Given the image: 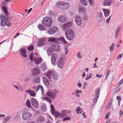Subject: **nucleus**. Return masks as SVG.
I'll return each mask as SVG.
<instances>
[{
  "label": "nucleus",
  "instance_id": "f257e3e1",
  "mask_svg": "<svg viewBox=\"0 0 123 123\" xmlns=\"http://www.w3.org/2000/svg\"><path fill=\"white\" fill-rule=\"evenodd\" d=\"M0 19L1 21L0 23V26H3L6 25L8 27L10 26L11 23L8 21L7 18H6L5 15H0Z\"/></svg>",
  "mask_w": 123,
  "mask_h": 123
},
{
  "label": "nucleus",
  "instance_id": "f03ea898",
  "mask_svg": "<svg viewBox=\"0 0 123 123\" xmlns=\"http://www.w3.org/2000/svg\"><path fill=\"white\" fill-rule=\"evenodd\" d=\"M65 34L67 39L69 40H72L74 38V32L71 29H68L67 30Z\"/></svg>",
  "mask_w": 123,
  "mask_h": 123
},
{
  "label": "nucleus",
  "instance_id": "7ed1b4c3",
  "mask_svg": "<svg viewBox=\"0 0 123 123\" xmlns=\"http://www.w3.org/2000/svg\"><path fill=\"white\" fill-rule=\"evenodd\" d=\"M23 111L24 112L22 114V117L23 119L24 120H29L31 117L32 115L30 113L26 112L27 111V109L26 108H23Z\"/></svg>",
  "mask_w": 123,
  "mask_h": 123
},
{
  "label": "nucleus",
  "instance_id": "20e7f679",
  "mask_svg": "<svg viewBox=\"0 0 123 123\" xmlns=\"http://www.w3.org/2000/svg\"><path fill=\"white\" fill-rule=\"evenodd\" d=\"M52 22V18L49 17L44 18L42 21L44 25L48 27L51 26Z\"/></svg>",
  "mask_w": 123,
  "mask_h": 123
},
{
  "label": "nucleus",
  "instance_id": "39448f33",
  "mask_svg": "<svg viewBox=\"0 0 123 123\" xmlns=\"http://www.w3.org/2000/svg\"><path fill=\"white\" fill-rule=\"evenodd\" d=\"M58 92V91L56 90H54L53 91L50 90L47 92L46 95L54 99L56 97V94Z\"/></svg>",
  "mask_w": 123,
  "mask_h": 123
},
{
  "label": "nucleus",
  "instance_id": "423d86ee",
  "mask_svg": "<svg viewBox=\"0 0 123 123\" xmlns=\"http://www.w3.org/2000/svg\"><path fill=\"white\" fill-rule=\"evenodd\" d=\"M59 29L57 27L54 26L49 28L47 31V33L50 35L54 34Z\"/></svg>",
  "mask_w": 123,
  "mask_h": 123
},
{
  "label": "nucleus",
  "instance_id": "0eeeda50",
  "mask_svg": "<svg viewBox=\"0 0 123 123\" xmlns=\"http://www.w3.org/2000/svg\"><path fill=\"white\" fill-rule=\"evenodd\" d=\"M96 18L97 20L100 22H102L105 21V20L101 12H98L97 14Z\"/></svg>",
  "mask_w": 123,
  "mask_h": 123
},
{
  "label": "nucleus",
  "instance_id": "6e6552de",
  "mask_svg": "<svg viewBox=\"0 0 123 123\" xmlns=\"http://www.w3.org/2000/svg\"><path fill=\"white\" fill-rule=\"evenodd\" d=\"M65 58L64 56H62L59 58L58 66V67L60 68H62L63 66L65 64L64 61H65Z\"/></svg>",
  "mask_w": 123,
  "mask_h": 123
},
{
  "label": "nucleus",
  "instance_id": "1a4fd4ad",
  "mask_svg": "<svg viewBox=\"0 0 123 123\" xmlns=\"http://www.w3.org/2000/svg\"><path fill=\"white\" fill-rule=\"evenodd\" d=\"M40 73V69L36 67H35L31 70V75L35 76L39 75Z\"/></svg>",
  "mask_w": 123,
  "mask_h": 123
},
{
  "label": "nucleus",
  "instance_id": "9d476101",
  "mask_svg": "<svg viewBox=\"0 0 123 123\" xmlns=\"http://www.w3.org/2000/svg\"><path fill=\"white\" fill-rule=\"evenodd\" d=\"M31 104L35 108H37L39 106V102L36 99L34 98H31L30 99Z\"/></svg>",
  "mask_w": 123,
  "mask_h": 123
},
{
  "label": "nucleus",
  "instance_id": "9b49d317",
  "mask_svg": "<svg viewBox=\"0 0 123 123\" xmlns=\"http://www.w3.org/2000/svg\"><path fill=\"white\" fill-rule=\"evenodd\" d=\"M51 49L57 52L59 51L60 50V46L57 42L53 43H52Z\"/></svg>",
  "mask_w": 123,
  "mask_h": 123
},
{
  "label": "nucleus",
  "instance_id": "f8f14e48",
  "mask_svg": "<svg viewBox=\"0 0 123 123\" xmlns=\"http://www.w3.org/2000/svg\"><path fill=\"white\" fill-rule=\"evenodd\" d=\"M20 54L22 57L24 58H26L27 56V51L25 49L21 48L19 50Z\"/></svg>",
  "mask_w": 123,
  "mask_h": 123
},
{
  "label": "nucleus",
  "instance_id": "ddd939ff",
  "mask_svg": "<svg viewBox=\"0 0 123 123\" xmlns=\"http://www.w3.org/2000/svg\"><path fill=\"white\" fill-rule=\"evenodd\" d=\"M75 21L77 25L80 26L82 23V19L79 16H76L75 18Z\"/></svg>",
  "mask_w": 123,
  "mask_h": 123
},
{
  "label": "nucleus",
  "instance_id": "4468645a",
  "mask_svg": "<svg viewBox=\"0 0 123 123\" xmlns=\"http://www.w3.org/2000/svg\"><path fill=\"white\" fill-rule=\"evenodd\" d=\"M46 119L45 117L42 116H39L36 119V121L38 123H41L44 122Z\"/></svg>",
  "mask_w": 123,
  "mask_h": 123
},
{
  "label": "nucleus",
  "instance_id": "2eb2a0df",
  "mask_svg": "<svg viewBox=\"0 0 123 123\" xmlns=\"http://www.w3.org/2000/svg\"><path fill=\"white\" fill-rule=\"evenodd\" d=\"M112 0H104L103 2V5L104 6H110L113 3Z\"/></svg>",
  "mask_w": 123,
  "mask_h": 123
},
{
  "label": "nucleus",
  "instance_id": "dca6fc26",
  "mask_svg": "<svg viewBox=\"0 0 123 123\" xmlns=\"http://www.w3.org/2000/svg\"><path fill=\"white\" fill-rule=\"evenodd\" d=\"M45 39L44 38H42L38 39L37 42V45L39 47L42 46L44 44L43 42H45Z\"/></svg>",
  "mask_w": 123,
  "mask_h": 123
},
{
  "label": "nucleus",
  "instance_id": "f3484780",
  "mask_svg": "<svg viewBox=\"0 0 123 123\" xmlns=\"http://www.w3.org/2000/svg\"><path fill=\"white\" fill-rule=\"evenodd\" d=\"M56 54H52L51 58V62L53 65H55V64L56 57L57 56Z\"/></svg>",
  "mask_w": 123,
  "mask_h": 123
},
{
  "label": "nucleus",
  "instance_id": "a211bd4d",
  "mask_svg": "<svg viewBox=\"0 0 123 123\" xmlns=\"http://www.w3.org/2000/svg\"><path fill=\"white\" fill-rule=\"evenodd\" d=\"M72 22H71L67 23L66 24H63L62 26V28L63 30L65 31L67 28L69 27L72 26Z\"/></svg>",
  "mask_w": 123,
  "mask_h": 123
},
{
  "label": "nucleus",
  "instance_id": "6ab92c4d",
  "mask_svg": "<svg viewBox=\"0 0 123 123\" xmlns=\"http://www.w3.org/2000/svg\"><path fill=\"white\" fill-rule=\"evenodd\" d=\"M52 76L53 78L55 80H57L58 79V76L57 73L55 71L53 70Z\"/></svg>",
  "mask_w": 123,
  "mask_h": 123
},
{
  "label": "nucleus",
  "instance_id": "aec40b11",
  "mask_svg": "<svg viewBox=\"0 0 123 123\" xmlns=\"http://www.w3.org/2000/svg\"><path fill=\"white\" fill-rule=\"evenodd\" d=\"M53 70L48 71L45 73V75L49 79L51 78V75H52Z\"/></svg>",
  "mask_w": 123,
  "mask_h": 123
},
{
  "label": "nucleus",
  "instance_id": "412c9836",
  "mask_svg": "<svg viewBox=\"0 0 123 123\" xmlns=\"http://www.w3.org/2000/svg\"><path fill=\"white\" fill-rule=\"evenodd\" d=\"M26 92L29 93L31 96L33 97L36 96V93L35 92L30 89H28L26 91Z\"/></svg>",
  "mask_w": 123,
  "mask_h": 123
},
{
  "label": "nucleus",
  "instance_id": "4be33fe9",
  "mask_svg": "<svg viewBox=\"0 0 123 123\" xmlns=\"http://www.w3.org/2000/svg\"><path fill=\"white\" fill-rule=\"evenodd\" d=\"M42 79L44 84L46 85V86H48L49 83V81L46 77L45 76L43 77Z\"/></svg>",
  "mask_w": 123,
  "mask_h": 123
},
{
  "label": "nucleus",
  "instance_id": "5701e85b",
  "mask_svg": "<svg viewBox=\"0 0 123 123\" xmlns=\"http://www.w3.org/2000/svg\"><path fill=\"white\" fill-rule=\"evenodd\" d=\"M58 20L60 22H64L66 21V18L65 16H60L58 18Z\"/></svg>",
  "mask_w": 123,
  "mask_h": 123
},
{
  "label": "nucleus",
  "instance_id": "b1692460",
  "mask_svg": "<svg viewBox=\"0 0 123 123\" xmlns=\"http://www.w3.org/2000/svg\"><path fill=\"white\" fill-rule=\"evenodd\" d=\"M103 11L105 17H106L109 15L110 11L109 10L103 9Z\"/></svg>",
  "mask_w": 123,
  "mask_h": 123
},
{
  "label": "nucleus",
  "instance_id": "393cba45",
  "mask_svg": "<svg viewBox=\"0 0 123 123\" xmlns=\"http://www.w3.org/2000/svg\"><path fill=\"white\" fill-rule=\"evenodd\" d=\"M2 8L3 12L5 15L6 16H8L9 14L6 7L5 6H3L2 7Z\"/></svg>",
  "mask_w": 123,
  "mask_h": 123
},
{
  "label": "nucleus",
  "instance_id": "a878e982",
  "mask_svg": "<svg viewBox=\"0 0 123 123\" xmlns=\"http://www.w3.org/2000/svg\"><path fill=\"white\" fill-rule=\"evenodd\" d=\"M11 119V117L9 116H8L5 117V118L3 119V123H6L8 121H9Z\"/></svg>",
  "mask_w": 123,
  "mask_h": 123
},
{
  "label": "nucleus",
  "instance_id": "bb28decb",
  "mask_svg": "<svg viewBox=\"0 0 123 123\" xmlns=\"http://www.w3.org/2000/svg\"><path fill=\"white\" fill-rule=\"evenodd\" d=\"M49 41L51 42H54V43L58 41V38H56L54 37H50L48 39Z\"/></svg>",
  "mask_w": 123,
  "mask_h": 123
},
{
  "label": "nucleus",
  "instance_id": "cd10ccee",
  "mask_svg": "<svg viewBox=\"0 0 123 123\" xmlns=\"http://www.w3.org/2000/svg\"><path fill=\"white\" fill-rule=\"evenodd\" d=\"M69 4L66 3L64 2V4H63V5L62 7H61L62 9H68L69 7Z\"/></svg>",
  "mask_w": 123,
  "mask_h": 123
},
{
  "label": "nucleus",
  "instance_id": "c85d7f7f",
  "mask_svg": "<svg viewBox=\"0 0 123 123\" xmlns=\"http://www.w3.org/2000/svg\"><path fill=\"white\" fill-rule=\"evenodd\" d=\"M61 111L62 113L61 114V118H63L64 117L66 116L68 113V111L65 110Z\"/></svg>",
  "mask_w": 123,
  "mask_h": 123
},
{
  "label": "nucleus",
  "instance_id": "c756f323",
  "mask_svg": "<svg viewBox=\"0 0 123 123\" xmlns=\"http://www.w3.org/2000/svg\"><path fill=\"white\" fill-rule=\"evenodd\" d=\"M121 29V27H119L117 28L115 31V38H116L119 34L120 32V30Z\"/></svg>",
  "mask_w": 123,
  "mask_h": 123
},
{
  "label": "nucleus",
  "instance_id": "7c9ffc66",
  "mask_svg": "<svg viewBox=\"0 0 123 123\" xmlns=\"http://www.w3.org/2000/svg\"><path fill=\"white\" fill-rule=\"evenodd\" d=\"M43 60L41 58H37L34 60L35 62L37 64L41 63Z\"/></svg>",
  "mask_w": 123,
  "mask_h": 123
},
{
  "label": "nucleus",
  "instance_id": "2f4dec72",
  "mask_svg": "<svg viewBox=\"0 0 123 123\" xmlns=\"http://www.w3.org/2000/svg\"><path fill=\"white\" fill-rule=\"evenodd\" d=\"M38 29L40 31H43L45 30H46V28L45 27L40 24L38 25Z\"/></svg>",
  "mask_w": 123,
  "mask_h": 123
},
{
  "label": "nucleus",
  "instance_id": "473e14b6",
  "mask_svg": "<svg viewBox=\"0 0 123 123\" xmlns=\"http://www.w3.org/2000/svg\"><path fill=\"white\" fill-rule=\"evenodd\" d=\"M54 50L51 49V47L49 48L47 50V53L48 55H50L52 54V53L53 52Z\"/></svg>",
  "mask_w": 123,
  "mask_h": 123
},
{
  "label": "nucleus",
  "instance_id": "72a5a7b5",
  "mask_svg": "<svg viewBox=\"0 0 123 123\" xmlns=\"http://www.w3.org/2000/svg\"><path fill=\"white\" fill-rule=\"evenodd\" d=\"M63 4H64V2L60 1L57 2L56 4V5L62 9L61 7H62Z\"/></svg>",
  "mask_w": 123,
  "mask_h": 123
},
{
  "label": "nucleus",
  "instance_id": "f704fd0d",
  "mask_svg": "<svg viewBox=\"0 0 123 123\" xmlns=\"http://www.w3.org/2000/svg\"><path fill=\"white\" fill-rule=\"evenodd\" d=\"M100 92V89L98 87L95 90V93L96 95H95V96L99 97Z\"/></svg>",
  "mask_w": 123,
  "mask_h": 123
},
{
  "label": "nucleus",
  "instance_id": "c9c22d12",
  "mask_svg": "<svg viewBox=\"0 0 123 123\" xmlns=\"http://www.w3.org/2000/svg\"><path fill=\"white\" fill-rule=\"evenodd\" d=\"M80 1L81 4L83 6H86L87 5V0H80Z\"/></svg>",
  "mask_w": 123,
  "mask_h": 123
},
{
  "label": "nucleus",
  "instance_id": "e433bc0d",
  "mask_svg": "<svg viewBox=\"0 0 123 123\" xmlns=\"http://www.w3.org/2000/svg\"><path fill=\"white\" fill-rule=\"evenodd\" d=\"M41 110L44 111H47V107L46 104H43L42 105L41 107Z\"/></svg>",
  "mask_w": 123,
  "mask_h": 123
},
{
  "label": "nucleus",
  "instance_id": "4c0bfd02",
  "mask_svg": "<svg viewBox=\"0 0 123 123\" xmlns=\"http://www.w3.org/2000/svg\"><path fill=\"white\" fill-rule=\"evenodd\" d=\"M113 101V100L111 99L110 101L109 102V104H108L107 106H106L105 108L108 109L109 108H110L111 107V103H112V101Z\"/></svg>",
  "mask_w": 123,
  "mask_h": 123
},
{
  "label": "nucleus",
  "instance_id": "58836bf2",
  "mask_svg": "<svg viewBox=\"0 0 123 123\" xmlns=\"http://www.w3.org/2000/svg\"><path fill=\"white\" fill-rule=\"evenodd\" d=\"M53 115H54L55 117L56 118L57 117H60L61 118V115L59 112H55Z\"/></svg>",
  "mask_w": 123,
  "mask_h": 123
},
{
  "label": "nucleus",
  "instance_id": "ea45409f",
  "mask_svg": "<svg viewBox=\"0 0 123 123\" xmlns=\"http://www.w3.org/2000/svg\"><path fill=\"white\" fill-rule=\"evenodd\" d=\"M40 78L39 77L35 78L33 80L35 83H39L40 82Z\"/></svg>",
  "mask_w": 123,
  "mask_h": 123
},
{
  "label": "nucleus",
  "instance_id": "a19ab883",
  "mask_svg": "<svg viewBox=\"0 0 123 123\" xmlns=\"http://www.w3.org/2000/svg\"><path fill=\"white\" fill-rule=\"evenodd\" d=\"M59 40L62 41L65 44H66L67 43V42L65 39L64 37H62L58 38V40Z\"/></svg>",
  "mask_w": 123,
  "mask_h": 123
},
{
  "label": "nucleus",
  "instance_id": "79ce46f5",
  "mask_svg": "<svg viewBox=\"0 0 123 123\" xmlns=\"http://www.w3.org/2000/svg\"><path fill=\"white\" fill-rule=\"evenodd\" d=\"M50 110L51 113L52 114H53L54 112H55V109L53 104H51L50 105Z\"/></svg>",
  "mask_w": 123,
  "mask_h": 123
},
{
  "label": "nucleus",
  "instance_id": "37998d69",
  "mask_svg": "<svg viewBox=\"0 0 123 123\" xmlns=\"http://www.w3.org/2000/svg\"><path fill=\"white\" fill-rule=\"evenodd\" d=\"M41 69L43 71H45L47 69L46 67V65L44 64H42L41 67Z\"/></svg>",
  "mask_w": 123,
  "mask_h": 123
},
{
  "label": "nucleus",
  "instance_id": "c03bdc74",
  "mask_svg": "<svg viewBox=\"0 0 123 123\" xmlns=\"http://www.w3.org/2000/svg\"><path fill=\"white\" fill-rule=\"evenodd\" d=\"M26 105V106L29 108L32 107L31 105L30 100L28 99L27 100Z\"/></svg>",
  "mask_w": 123,
  "mask_h": 123
},
{
  "label": "nucleus",
  "instance_id": "a18cd8bd",
  "mask_svg": "<svg viewBox=\"0 0 123 123\" xmlns=\"http://www.w3.org/2000/svg\"><path fill=\"white\" fill-rule=\"evenodd\" d=\"M86 10L85 9L81 6L79 7V12H85Z\"/></svg>",
  "mask_w": 123,
  "mask_h": 123
},
{
  "label": "nucleus",
  "instance_id": "49530a36",
  "mask_svg": "<svg viewBox=\"0 0 123 123\" xmlns=\"http://www.w3.org/2000/svg\"><path fill=\"white\" fill-rule=\"evenodd\" d=\"M115 44L114 43H113L111 46L110 48V50L111 52H112L113 50V48L115 46Z\"/></svg>",
  "mask_w": 123,
  "mask_h": 123
},
{
  "label": "nucleus",
  "instance_id": "de8ad7c7",
  "mask_svg": "<svg viewBox=\"0 0 123 123\" xmlns=\"http://www.w3.org/2000/svg\"><path fill=\"white\" fill-rule=\"evenodd\" d=\"M89 74V75L88 74L87 75L85 79L86 80H87L88 79L91 78L92 76V73H90Z\"/></svg>",
  "mask_w": 123,
  "mask_h": 123
},
{
  "label": "nucleus",
  "instance_id": "09e8293b",
  "mask_svg": "<svg viewBox=\"0 0 123 123\" xmlns=\"http://www.w3.org/2000/svg\"><path fill=\"white\" fill-rule=\"evenodd\" d=\"M94 96L95 97L93 100V102L94 103H97L98 99L99 97L95 96V95H94Z\"/></svg>",
  "mask_w": 123,
  "mask_h": 123
},
{
  "label": "nucleus",
  "instance_id": "8fccbe9b",
  "mask_svg": "<svg viewBox=\"0 0 123 123\" xmlns=\"http://www.w3.org/2000/svg\"><path fill=\"white\" fill-rule=\"evenodd\" d=\"M88 1L89 5L91 6H92L94 3L93 0H88Z\"/></svg>",
  "mask_w": 123,
  "mask_h": 123
},
{
  "label": "nucleus",
  "instance_id": "3c124183",
  "mask_svg": "<svg viewBox=\"0 0 123 123\" xmlns=\"http://www.w3.org/2000/svg\"><path fill=\"white\" fill-rule=\"evenodd\" d=\"M121 87L120 86H118L116 87L115 89V90L116 93L118 92L121 89Z\"/></svg>",
  "mask_w": 123,
  "mask_h": 123
},
{
  "label": "nucleus",
  "instance_id": "603ef678",
  "mask_svg": "<svg viewBox=\"0 0 123 123\" xmlns=\"http://www.w3.org/2000/svg\"><path fill=\"white\" fill-rule=\"evenodd\" d=\"M28 49L29 51H31L34 49L33 46L31 45L27 48Z\"/></svg>",
  "mask_w": 123,
  "mask_h": 123
},
{
  "label": "nucleus",
  "instance_id": "864d4df0",
  "mask_svg": "<svg viewBox=\"0 0 123 123\" xmlns=\"http://www.w3.org/2000/svg\"><path fill=\"white\" fill-rule=\"evenodd\" d=\"M74 93H77L78 94L82 93V92L81 90H77L76 91H74Z\"/></svg>",
  "mask_w": 123,
  "mask_h": 123
},
{
  "label": "nucleus",
  "instance_id": "5fc2aeb1",
  "mask_svg": "<svg viewBox=\"0 0 123 123\" xmlns=\"http://www.w3.org/2000/svg\"><path fill=\"white\" fill-rule=\"evenodd\" d=\"M30 80V78L29 77H28L25 78L24 80V81L27 83L28 81Z\"/></svg>",
  "mask_w": 123,
  "mask_h": 123
},
{
  "label": "nucleus",
  "instance_id": "6e6d98bb",
  "mask_svg": "<svg viewBox=\"0 0 123 123\" xmlns=\"http://www.w3.org/2000/svg\"><path fill=\"white\" fill-rule=\"evenodd\" d=\"M89 18L88 16H87L86 15H85L83 17V19L85 20H87Z\"/></svg>",
  "mask_w": 123,
  "mask_h": 123
},
{
  "label": "nucleus",
  "instance_id": "4d7b16f0",
  "mask_svg": "<svg viewBox=\"0 0 123 123\" xmlns=\"http://www.w3.org/2000/svg\"><path fill=\"white\" fill-rule=\"evenodd\" d=\"M40 88L41 89V90L42 92V94H44V90L43 87V86H41V87H40Z\"/></svg>",
  "mask_w": 123,
  "mask_h": 123
},
{
  "label": "nucleus",
  "instance_id": "13d9d810",
  "mask_svg": "<svg viewBox=\"0 0 123 123\" xmlns=\"http://www.w3.org/2000/svg\"><path fill=\"white\" fill-rule=\"evenodd\" d=\"M41 85H39L36 87L35 90V92H37V91L39 90L41 87Z\"/></svg>",
  "mask_w": 123,
  "mask_h": 123
},
{
  "label": "nucleus",
  "instance_id": "bf43d9fd",
  "mask_svg": "<svg viewBox=\"0 0 123 123\" xmlns=\"http://www.w3.org/2000/svg\"><path fill=\"white\" fill-rule=\"evenodd\" d=\"M46 101L50 104L51 103L52 100L51 98L49 97Z\"/></svg>",
  "mask_w": 123,
  "mask_h": 123
},
{
  "label": "nucleus",
  "instance_id": "052dcab7",
  "mask_svg": "<svg viewBox=\"0 0 123 123\" xmlns=\"http://www.w3.org/2000/svg\"><path fill=\"white\" fill-rule=\"evenodd\" d=\"M110 114V113L109 112H108L107 113L106 115V116L105 117V119H107L109 117V116Z\"/></svg>",
  "mask_w": 123,
  "mask_h": 123
},
{
  "label": "nucleus",
  "instance_id": "680f3d73",
  "mask_svg": "<svg viewBox=\"0 0 123 123\" xmlns=\"http://www.w3.org/2000/svg\"><path fill=\"white\" fill-rule=\"evenodd\" d=\"M123 83V78L118 83V86H120L121 85L122 83Z\"/></svg>",
  "mask_w": 123,
  "mask_h": 123
},
{
  "label": "nucleus",
  "instance_id": "e2e57ef3",
  "mask_svg": "<svg viewBox=\"0 0 123 123\" xmlns=\"http://www.w3.org/2000/svg\"><path fill=\"white\" fill-rule=\"evenodd\" d=\"M70 120V118L69 117H66L62 120L63 121H66L67 120Z\"/></svg>",
  "mask_w": 123,
  "mask_h": 123
},
{
  "label": "nucleus",
  "instance_id": "0e129e2a",
  "mask_svg": "<svg viewBox=\"0 0 123 123\" xmlns=\"http://www.w3.org/2000/svg\"><path fill=\"white\" fill-rule=\"evenodd\" d=\"M77 55L78 58H80L82 57V56L80 52H78L77 53Z\"/></svg>",
  "mask_w": 123,
  "mask_h": 123
},
{
  "label": "nucleus",
  "instance_id": "69168bd1",
  "mask_svg": "<svg viewBox=\"0 0 123 123\" xmlns=\"http://www.w3.org/2000/svg\"><path fill=\"white\" fill-rule=\"evenodd\" d=\"M81 109L80 107H79V108H77L76 109V112L78 114L79 113V111H81Z\"/></svg>",
  "mask_w": 123,
  "mask_h": 123
},
{
  "label": "nucleus",
  "instance_id": "338daca9",
  "mask_svg": "<svg viewBox=\"0 0 123 123\" xmlns=\"http://www.w3.org/2000/svg\"><path fill=\"white\" fill-rule=\"evenodd\" d=\"M49 14L50 16L53 15V12L51 10H49Z\"/></svg>",
  "mask_w": 123,
  "mask_h": 123
},
{
  "label": "nucleus",
  "instance_id": "774afa93",
  "mask_svg": "<svg viewBox=\"0 0 123 123\" xmlns=\"http://www.w3.org/2000/svg\"><path fill=\"white\" fill-rule=\"evenodd\" d=\"M116 99L118 100V101H121V97L120 96H118L117 97Z\"/></svg>",
  "mask_w": 123,
  "mask_h": 123
}]
</instances>
